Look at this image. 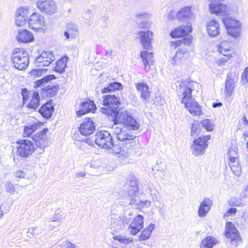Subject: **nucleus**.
I'll list each match as a JSON object with an SVG mask.
<instances>
[{
	"mask_svg": "<svg viewBox=\"0 0 248 248\" xmlns=\"http://www.w3.org/2000/svg\"><path fill=\"white\" fill-rule=\"evenodd\" d=\"M177 94L181 103L185 104L186 108L193 116L202 115L201 106L191 97L192 84L186 81L179 83Z\"/></svg>",
	"mask_w": 248,
	"mask_h": 248,
	"instance_id": "1",
	"label": "nucleus"
},
{
	"mask_svg": "<svg viewBox=\"0 0 248 248\" xmlns=\"http://www.w3.org/2000/svg\"><path fill=\"white\" fill-rule=\"evenodd\" d=\"M109 116L111 117L112 121L115 124H123L133 130H137L140 128V124L127 110L118 109Z\"/></svg>",
	"mask_w": 248,
	"mask_h": 248,
	"instance_id": "2",
	"label": "nucleus"
},
{
	"mask_svg": "<svg viewBox=\"0 0 248 248\" xmlns=\"http://www.w3.org/2000/svg\"><path fill=\"white\" fill-rule=\"evenodd\" d=\"M120 149L115 152L118 154V157L125 164L129 162V158L135 153V149L138 145V140L135 136H129L119 143Z\"/></svg>",
	"mask_w": 248,
	"mask_h": 248,
	"instance_id": "3",
	"label": "nucleus"
},
{
	"mask_svg": "<svg viewBox=\"0 0 248 248\" xmlns=\"http://www.w3.org/2000/svg\"><path fill=\"white\" fill-rule=\"evenodd\" d=\"M11 60L15 68L23 70L27 68L29 63L28 53L22 48H16L13 50Z\"/></svg>",
	"mask_w": 248,
	"mask_h": 248,
	"instance_id": "4",
	"label": "nucleus"
},
{
	"mask_svg": "<svg viewBox=\"0 0 248 248\" xmlns=\"http://www.w3.org/2000/svg\"><path fill=\"white\" fill-rule=\"evenodd\" d=\"M224 235L227 243L231 245V248H236L242 243L240 233L232 222H226Z\"/></svg>",
	"mask_w": 248,
	"mask_h": 248,
	"instance_id": "5",
	"label": "nucleus"
},
{
	"mask_svg": "<svg viewBox=\"0 0 248 248\" xmlns=\"http://www.w3.org/2000/svg\"><path fill=\"white\" fill-rule=\"evenodd\" d=\"M103 105L105 107L101 108V111L108 116L118 109L120 100L118 97L114 94H107L103 97Z\"/></svg>",
	"mask_w": 248,
	"mask_h": 248,
	"instance_id": "6",
	"label": "nucleus"
},
{
	"mask_svg": "<svg viewBox=\"0 0 248 248\" xmlns=\"http://www.w3.org/2000/svg\"><path fill=\"white\" fill-rule=\"evenodd\" d=\"M16 154L22 157H28L35 151L34 144L30 140H21L17 141Z\"/></svg>",
	"mask_w": 248,
	"mask_h": 248,
	"instance_id": "7",
	"label": "nucleus"
},
{
	"mask_svg": "<svg viewBox=\"0 0 248 248\" xmlns=\"http://www.w3.org/2000/svg\"><path fill=\"white\" fill-rule=\"evenodd\" d=\"M95 142L99 146L106 149L113 147V142L110 133L106 130H101L95 134Z\"/></svg>",
	"mask_w": 248,
	"mask_h": 248,
	"instance_id": "8",
	"label": "nucleus"
},
{
	"mask_svg": "<svg viewBox=\"0 0 248 248\" xmlns=\"http://www.w3.org/2000/svg\"><path fill=\"white\" fill-rule=\"evenodd\" d=\"M223 22L228 34L234 38H236L239 35L241 24L239 21L232 18L227 17L223 18Z\"/></svg>",
	"mask_w": 248,
	"mask_h": 248,
	"instance_id": "9",
	"label": "nucleus"
},
{
	"mask_svg": "<svg viewBox=\"0 0 248 248\" xmlns=\"http://www.w3.org/2000/svg\"><path fill=\"white\" fill-rule=\"evenodd\" d=\"M28 92L24 89L22 91V95L23 97V103L29 108L36 109L40 104V96L38 91H33L32 95L30 97V100L28 99Z\"/></svg>",
	"mask_w": 248,
	"mask_h": 248,
	"instance_id": "10",
	"label": "nucleus"
},
{
	"mask_svg": "<svg viewBox=\"0 0 248 248\" xmlns=\"http://www.w3.org/2000/svg\"><path fill=\"white\" fill-rule=\"evenodd\" d=\"M210 138V135H206L195 140L191 146L193 154L196 156L203 155L204 150L207 147L206 142Z\"/></svg>",
	"mask_w": 248,
	"mask_h": 248,
	"instance_id": "11",
	"label": "nucleus"
},
{
	"mask_svg": "<svg viewBox=\"0 0 248 248\" xmlns=\"http://www.w3.org/2000/svg\"><path fill=\"white\" fill-rule=\"evenodd\" d=\"M36 6L41 11L49 15L54 14L57 10L54 0H39L36 2Z\"/></svg>",
	"mask_w": 248,
	"mask_h": 248,
	"instance_id": "12",
	"label": "nucleus"
},
{
	"mask_svg": "<svg viewBox=\"0 0 248 248\" xmlns=\"http://www.w3.org/2000/svg\"><path fill=\"white\" fill-rule=\"evenodd\" d=\"M28 25L32 30H42V27L45 26V18L40 14L34 13L31 15L28 19Z\"/></svg>",
	"mask_w": 248,
	"mask_h": 248,
	"instance_id": "13",
	"label": "nucleus"
},
{
	"mask_svg": "<svg viewBox=\"0 0 248 248\" xmlns=\"http://www.w3.org/2000/svg\"><path fill=\"white\" fill-rule=\"evenodd\" d=\"M138 38L140 40V43L145 49L150 50L152 46L151 41L153 39V32L150 31H140L137 32Z\"/></svg>",
	"mask_w": 248,
	"mask_h": 248,
	"instance_id": "14",
	"label": "nucleus"
},
{
	"mask_svg": "<svg viewBox=\"0 0 248 248\" xmlns=\"http://www.w3.org/2000/svg\"><path fill=\"white\" fill-rule=\"evenodd\" d=\"M210 11L217 16H225L230 14L231 7L222 3H211L209 4Z\"/></svg>",
	"mask_w": 248,
	"mask_h": 248,
	"instance_id": "15",
	"label": "nucleus"
},
{
	"mask_svg": "<svg viewBox=\"0 0 248 248\" xmlns=\"http://www.w3.org/2000/svg\"><path fill=\"white\" fill-rule=\"evenodd\" d=\"M55 60V56L51 51H44L36 58L35 63L39 67L47 66Z\"/></svg>",
	"mask_w": 248,
	"mask_h": 248,
	"instance_id": "16",
	"label": "nucleus"
},
{
	"mask_svg": "<svg viewBox=\"0 0 248 248\" xmlns=\"http://www.w3.org/2000/svg\"><path fill=\"white\" fill-rule=\"evenodd\" d=\"M131 221L130 218L125 215H121L111 218L110 226L115 231L119 232L125 228V225Z\"/></svg>",
	"mask_w": 248,
	"mask_h": 248,
	"instance_id": "17",
	"label": "nucleus"
},
{
	"mask_svg": "<svg viewBox=\"0 0 248 248\" xmlns=\"http://www.w3.org/2000/svg\"><path fill=\"white\" fill-rule=\"evenodd\" d=\"M127 128L126 126L115 124L111 127L112 132L120 142L133 136L127 132Z\"/></svg>",
	"mask_w": 248,
	"mask_h": 248,
	"instance_id": "18",
	"label": "nucleus"
},
{
	"mask_svg": "<svg viewBox=\"0 0 248 248\" xmlns=\"http://www.w3.org/2000/svg\"><path fill=\"white\" fill-rule=\"evenodd\" d=\"M143 217L138 215L134 217L133 221L129 225V230L133 235L137 234L143 228Z\"/></svg>",
	"mask_w": 248,
	"mask_h": 248,
	"instance_id": "19",
	"label": "nucleus"
},
{
	"mask_svg": "<svg viewBox=\"0 0 248 248\" xmlns=\"http://www.w3.org/2000/svg\"><path fill=\"white\" fill-rule=\"evenodd\" d=\"M47 131L48 129L45 128L32 137V139L36 145L41 149H44L47 145L48 139L46 135Z\"/></svg>",
	"mask_w": 248,
	"mask_h": 248,
	"instance_id": "20",
	"label": "nucleus"
},
{
	"mask_svg": "<svg viewBox=\"0 0 248 248\" xmlns=\"http://www.w3.org/2000/svg\"><path fill=\"white\" fill-rule=\"evenodd\" d=\"M95 129L94 124L89 118L85 119L79 128L80 133L84 136L90 135Z\"/></svg>",
	"mask_w": 248,
	"mask_h": 248,
	"instance_id": "21",
	"label": "nucleus"
},
{
	"mask_svg": "<svg viewBox=\"0 0 248 248\" xmlns=\"http://www.w3.org/2000/svg\"><path fill=\"white\" fill-rule=\"evenodd\" d=\"M127 185L128 186L127 193L130 199L139 195V187L136 177L131 176L127 180Z\"/></svg>",
	"mask_w": 248,
	"mask_h": 248,
	"instance_id": "22",
	"label": "nucleus"
},
{
	"mask_svg": "<svg viewBox=\"0 0 248 248\" xmlns=\"http://www.w3.org/2000/svg\"><path fill=\"white\" fill-rule=\"evenodd\" d=\"M192 30L191 24L188 22L186 26H181L175 29L170 35L173 38L183 37L187 36Z\"/></svg>",
	"mask_w": 248,
	"mask_h": 248,
	"instance_id": "23",
	"label": "nucleus"
},
{
	"mask_svg": "<svg viewBox=\"0 0 248 248\" xmlns=\"http://www.w3.org/2000/svg\"><path fill=\"white\" fill-rule=\"evenodd\" d=\"M234 74L232 73L229 72L228 73L225 86L224 93L226 97H230L235 87L234 82Z\"/></svg>",
	"mask_w": 248,
	"mask_h": 248,
	"instance_id": "24",
	"label": "nucleus"
},
{
	"mask_svg": "<svg viewBox=\"0 0 248 248\" xmlns=\"http://www.w3.org/2000/svg\"><path fill=\"white\" fill-rule=\"evenodd\" d=\"M96 106L93 101L88 100L82 102L79 109L77 111V114L81 116L88 112H93Z\"/></svg>",
	"mask_w": 248,
	"mask_h": 248,
	"instance_id": "25",
	"label": "nucleus"
},
{
	"mask_svg": "<svg viewBox=\"0 0 248 248\" xmlns=\"http://www.w3.org/2000/svg\"><path fill=\"white\" fill-rule=\"evenodd\" d=\"M213 201L208 198H204L200 203L198 209V216L204 217L209 212L212 206Z\"/></svg>",
	"mask_w": 248,
	"mask_h": 248,
	"instance_id": "26",
	"label": "nucleus"
},
{
	"mask_svg": "<svg viewBox=\"0 0 248 248\" xmlns=\"http://www.w3.org/2000/svg\"><path fill=\"white\" fill-rule=\"evenodd\" d=\"M206 29L209 35L211 37H216L220 32L219 23L216 19L211 20L207 23Z\"/></svg>",
	"mask_w": 248,
	"mask_h": 248,
	"instance_id": "27",
	"label": "nucleus"
},
{
	"mask_svg": "<svg viewBox=\"0 0 248 248\" xmlns=\"http://www.w3.org/2000/svg\"><path fill=\"white\" fill-rule=\"evenodd\" d=\"M232 153L236 154L235 152L229 150L228 152L229 157L230 158L229 165L231 170L233 173L236 176H239L241 174V167L239 165L237 158L236 156L231 157V154Z\"/></svg>",
	"mask_w": 248,
	"mask_h": 248,
	"instance_id": "28",
	"label": "nucleus"
},
{
	"mask_svg": "<svg viewBox=\"0 0 248 248\" xmlns=\"http://www.w3.org/2000/svg\"><path fill=\"white\" fill-rule=\"evenodd\" d=\"M137 90L140 92V96L145 103L149 102L150 97V92L149 87L144 82L138 83L136 84Z\"/></svg>",
	"mask_w": 248,
	"mask_h": 248,
	"instance_id": "29",
	"label": "nucleus"
},
{
	"mask_svg": "<svg viewBox=\"0 0 248 248\" xmlns=\"http://www.w3.org/2000/svg\"><path fill=\"white\" fill-rule=\"evenodd\" d=\"M18 42L26 43L33 40V36L31 32L27 30L19 31L16 35Z\"/></svg>",
	"mask_w": 248,
	"mask_h": 248,
	"instance_id": "30",
	"label": "nucleus"
},
{
	"mask_svg": "<svg viewBox=\"0 0 248 248\" xmlns=\"http://www.w3.org/2000/svg\"><path fill=\"white\" fill-rule=\"evenodd\" d=\"M140 56L142 59L145 70L147 71H149L150 69V65L153 62V53L149 52L146 50H143L140 52Z\"/></svg>",
	"mask_w": 248,
	"mask_h": 248,
	"instance_id": "31",
	"label": "nucleus"
},
{
	"mask_svg": "<svg viewBox=\"0 0 248 248\" xmlns=\"http://www.w3.org/2000/svg\"><path fill=\"white\" fill-rule=\"evenodd\" d=\"M187 50L185 47L179 48L174 56L171 59L170 62L173 65H179L184 60L185 55L187 52Z\"/></svg>",
	"mask_w": 248,
	"mask_h": 248,
	"instance_id": "32",
	"label": "nucleus"
},
{
	"mask_svg": "<svg viewBox=\"0 0 248 248\" xmlns=\"http://www.w3.org/2000/svg\"><path fill=\"white\" fill-rule=\"evenodd\" d=\"M192 16L193 13L191 10V7L189 6L181 8L177 12V18L180 21L188 20Z\"/></svg>",
	"mask_w": 248,
	"mask_h": 248,
	"instance_id": "33",
	"label": "nucleus"
},
{
	"mask_svg": "<svg viewBox=\"0 0 248 248\" xmlns=\"http://www.w3.org/2000/svg\"><path fill=\"white\" fill-rule=\"evenodd\" d=\"M54 107L51 103H46L43 105L39 109V112L41 115L46 118L49 119L54 111Z\"/></svg>",
	"mask_w": 248,
	"mask_h": 248,
	"instance_id": "34",
	"label": "nucleus"
},
{
	"mask_svg": "<svg viewBox=\"0 0 248 248\" xmlns=\"http://www.w3.org/2000/svg\"><path fill=\"white\" fill-rule=\"evenodd\" d=\"M217 239L211 236H208L203 239L200 245V248H212L217 243Z\"/></svg>",
	"mask_w": 248,
	"mask_h": 248,
	"instance_id": "35",
	"label": "nucleus"
},
{
	"mask_svg": "<svg viewBox=\"0 0 248 248\" xmlns=\"http://www.w3.org/2000/svg\"><path fill=\"white\" fill-rule=\"evenodd\" d=\"M130 200V202L129 204L131 205L135 206L138 208H140L144 206L148 207L150 206L151 204V202L148 200H146L144 202L141 201L140 199L139 195L135 197L131 198Z\"/></svg>",
	"mask_w": 248,
	"mask_h": 248,
	"instance_id": "36",
	"label": "nucleus"
},
{
	"mask_svg": "<svg viewBox=\"0 0 248 248\" xmlns=\"http://www.w3.org/2000/svg\"><path fill=\"white\" fill-rule=\"evenodd\" d=\"M68 59V58L65 56L62 57L58 61L55 67V71L60 74L63 73L67 66Z\"/></svg>",
	"mask_w": 248,
	"mask_h": 248,
	"instance_id": "37",
	"label": "nucleus"
},
{
	"mask_svg": "<svg viewBox=\"0 0 248 248\" xmlns=\"http://www.w3.org/2000/svg\"><path fill=\"white\" fill-rule=\"evenodd\" d=\"M43 93L46 97H52L56 95L58 92L57 86L54 85H48L42 88Z\"/></svg>",
	"mask_w": 248,
	"mask_h": 248,
	"instance_id": "38",
	"label": "nucleus"
},
{
	"mask_svg": "<svg viewBox=\"0 0 248 248\" xmlns=\"http://www.w3.org/2000/svg\"><path fill=\"white\" fill-rule=\"evenodd\" d=\"M155 228V225L150 223L147 228H145L142 232L139 237L140 241H145L147 240L150 236V234Z\"/></svg>",
	"mask_w": 248,
	"mask_h": 248,
	"instance_id": "39",
	"label": "nucleus"
},
{
	"mask_svg": "<svg viewBox=\"0 0 248 248\" xmlns=\"http://www.w3.org/2000/svg\"><path fill=\"white\" fill-rule=\"evenodd\" d=\"M55 78V77L53 75H49L46 76L45 77L43 78L40 80H37L36 81L34 82L33 87L35 88H37L38 87H43L45 86V84Z\"/></svg>",
	"mask_w": 248,
	"mask_h": 248,
	"instance_id": "40",
	"label": "nucleus"
},
{
	"mask_svg": "<svg viewBox=\"0 0 248 248\" xmlns=\"http://www.w3.org/2000/svg\"><path fill=\"white\" fill-rule=\"evenodd\" d=\"M218 50L223 55H232L230 53H227L231 51L230 43L227 41H222L218 46Z\"/></svg>",
	"mask_w": 248,
	"mask_h": 248,
	"instance_id": "41",
	"label": "nucleus"
},
{
	"mask_svg": "<svg viewBox=\"0 0 248 248\" xmlns=\"http://www.w3.org/2000/svg\"><path fill=\"white\" fill-rule=\"evenodd\" d=\"M150 196L152 199L154 205L158 208L160 207V196L158 192L155 189L150 190Z\"/></svg>",
	"mask_w": 248,
	"mask_h": 248,
	"instance_id": "42",
	"label": "nucleus"
},
{
	"mask_svg": "<svg viewBox=\"0 0 248 248\" xmlns=\"http://www.w3.org/2000/svg\"><path fill=\"white\" fill-rule=\"evenodd\" d=\"M190 129L191 135L196 138L202 130L201 124L198 121H195L192 124Z\"/></svg>",
	"mask_w": 248,
	"mask_h": 248,
	"instance_id": "43",
	"label": "nucleus"
},
{
	"mask_svg": "<svg viewBox=\"0 0 248 248\" xmlns=\"http://www.w3.org/2000/svg\"><path fill=\"white\" fill-rule=\"evenodd\" d=\"M38 126L39 124L36 123L25 126L24 129L23 136L30 137L38 128Z\"/></svg>",
	"mask_w": 248,
	"mask_h": 248,
	"instance_id": "44",
	"label": "nucleus"
},
{
	"mask_svg": "<svg viewBox=\"0 0 248 248\" xmlns=\"http://www.w3.org/2000/svg\"><path fill=\"white\" fill-rule=\"evenodd\" d=\"M122 86L120 83L117 82H113L110 83L109 85L106 88H104L102 92L103 93H107L110 91H114L116 90H119Z\"/></svg>",
	"mask_w": 248,
	"mask_h": 248,
	"instance_id": "45",
	"label": "nucleus"
},
{
	"mask_svg": "<svg viewBox=\"0 0 248 248\" xmlns=\"http://www.w3.org/2000/svg\"><path fill=\"white\" fill-rule=\"evenodd\" d=\"M66 30L71 34V38H75L78 34V27L74 24H68Z\"/></svg>",
	"mask_w": 248,
	"mask_h": 248,
	"instance_id": "46",
	"label": "nucleus"
},
{
	"mask_svg": "<svg viewBox=\"0 0 248 248\" xmlns=\"http://www.w3.org/2000/svg\"><path fill=\"white\" fill-rule=\"evenodd\" d=\"M29 9L30 7L28 6L18 7L16 11L15 16L28 17Z\"/></svg>",
	"mask_w": 248,
	"mask_h": 248,
	"instance_id": "47",
	"label": "nucleus"
},
{
	"mask_svg": "<svg viewBox=\"0 0 248 248\" xmlns=\"http://www.w3.org/2000/svg\"><path fill=\"white\" fill-rule=\"evenodd\" d=\"M228 203L231 206L243 207L245 205L241 199H238L235 197L231 198L228 201Z\"/></svg>",
	"mask_w": 248,
	"mask_h": 248,
	"instance_id": "48",
	"label": "nucleus"
},
{
	"mask_svg": "<svg viewBox=\"0 0 248 248\" xmlns=\"http://www.w3.org/2000/svg\"><path fill=\"white\" fill-rule=\"evenodd\" d=\"M201 124L207 131H212L214 128V125L210 119H204L201 121Z\"/></svg>",
	"mask_w": 248,
	"mask_h": 248,
	"instance_id": "49",
	"label": "nucleus"
},
{
	"mask_svg": "<svg viewBox=\"0 0 248 248\" xmlns=\"http://www.w3.org/2000/svg\"><path fill=\"white\" fill-rule=\"evenodd\" d=\"M192 36H188L182 39L177 40L174 42L175 45L178 46H188L191 42Z\"/></svg>",
	"mask_w": 248,
	"mask_h": 248,
	"instance_id": "50",
	"label": "nucleus"
},
{
	"mask_svg": "<svg viewBox=\"0 0 248 248\" xmlns=\"http://www.w3.org/2000/svg\"><path fill=\"white\" fill-rule=\"evenodd\" d=\"M14 175L16 178H26L27 179H30L32 178L33 174L32 173H31V174H27L26 173H25L24 172L20 170H18L15 172Z\"/></svg>",
	"mask_w": 248,
	"mask_h": 248,
	"instance_id": "51",
	"label": "nucleus"
},
{
	"mask_svg": "<svg viewBox=\"0 0 248 248\" xmlns=\"http://www.w3.org/2000/svg\"><path fill=\"white\" fill-rule=\"evenodd\" d=\"M224 57L216 60V62L218 66H223L232 57V55H223Z\"/></svg>",
	"mask_w": 248,
	"mask_h": 248,
	"instance_id": "52",
	"label": "nucleus"
},
{
	"mask_svg": "<svg viewBox=\"0 0 248 248\" xmlns=\"http://www.w3.org/2000/svg\"><path fill=\"white\" fill-rule=\"evenodd\" d=\"M4 185L6 191L7 193L11 194H13L14 193L15 191V186L11 182H5Z\"/></svg>",
	"mask_w": 248,
	"mask_h": 248,
	"instance_id": "53",
	"label": "nucleus"
},
{
	"mask_svg": "<svg viewBox=\"0 0 248 248\" xmlns=\"http://www.w3.org/2000/svg\"><path fill=\"white\" fill-rule=\"evenodd\" d=\"M115 240H117L124 244H128L132 241V239L128 238L125 236L118 235L114 237Z\"/></svg>",
	"mask_w": 248,
	"mask_h": 248,
	"instance_id": "54",
	"label": "nucleus"
},
{
	"mask_svg": "<svg viewBox=\"0 0 248 248\" xmlns=\"http://www.w3.org/2000/svg\"><path fill=\"white\" fill-rule=\"evenodd\" d=\"M15 23L18 26H21L25 24L27 17L21 16H15Z\"/></svg>",
	"mask_w": 248,
	"mask_h": 248,
	"instance_id": "55",
	"label": "nucleus"
},
{
	"mask_svg": "<svg viewBox=\"0 0 248 248\" xmlns=\"http://www.w3.org/2000/svg\"><path fill=\"white\" fill-rule=\"evenodd\" d=\"M242 80L243 84L248 83V67H246L242 75Z\"/></svg>",
	"mask_w": 248,
	"mask_h": 248,
	"instance_id": "56",
	"label": "nucleus"
},
{
	"mask_svg": "<svg viewBox=\"0 0 248 248\" xmlns=\"http://www.w3.org/2000/svg\"><path fill=\"white\" fill-rule=\"evenodd\" d=\"M237 212V209L234 207H231L227 210V211L224 214V217H228L229 216H233L235 215Z\"/></svg>",
	"mask_w": 248,
	"mask_h": 248,
	"instance_id": "57",
	"label": "nucleus"
},
{
	"mask_svg": "<svg viewBox=\"0 0 248 248\" xmlns=\"http://www.w3.org/2000/svg\"><path fill=\"white\" fill-rule=\"evenodd\" d=\"M176 17L177 18V12L175 10H171L168 14V19L169 20H173Z\"/></svg>",
	"mask_w": 248,
	"mask_h": 248,
	"instance_id": "58",
	"label": "nucleus"
},
{
	"mask_svg": "<svg viewBox=\"0 0 248 248\" xmlns=\"http://www.w3.org/2000/svg\"><path fill=\"white\" fill-rule=\"evenodd\" d=\"M149 16V15L145 12H140L136 14V17L138 18H141L142 19L147 18Z\"/></svg>",
	"mask_w": 248,
	"mask_h": 248,
	"instance_id": "59",
	"label": "nucleus"
},
{
	"mask_svg": "<svg viewBox=\"0 0 248 248\" xmlns=\"http://www.w3.org/2000/svg\"><path fill=\"white\" fill-rule=\"evenodd\" d=\"M138 26L140 29H144L148 27V23L146 21H143L139 23Z\"/></svg>",
	"mask_w": 248,
	"mask_h": 248,
	"instance_id": "60",
	"label": "nucleus"
},
{
	"mask_svg": "<svg viewBox=\"0 0 248 248\" xmlns=\"http://www.w3.org/2000/svg\"><path fill=\"white\" fill-rule=\"evenodd\" d=\"M63 218L62 216H60L59 217L54 216L50 221V222H56L59 220H62Z\"/></svg>",
	"mask_w": 248,
	"mask_h": 248,
	"instance_id": "61",
	"label": "nucleus"
},
{
	"mask_svg": "<svg viewBox=\"0 0 248 248\" xmlns=\"http://www.w3.org/2000/svg\"><path fill=\"white\" fill-rule=\"evenodd\" d=\"M65 248H78V247L71 242H66Z\"/></svg>",
	"mask_w": 248,
	"mask_h": 248,
	"instance_id": "62",
	"label": "nucleus"
},
{
	"mask_svg": "<svg viewBox=\"0 0 248 248\" xmlns=\"http://www.w3.org/2000/svg\"><path fill=\"white\" fill-rule=\"evenodd\" d=\"M86 176V173L83 171L77 172L76 174V177L78 178L84 177Z\"/></svg>",
	"mask_w": 248,
	"mask_h": 248,
	"instance_id": "63",
	"label": "nucleus"
},
{
	"mask_svg": "<svg viewBox=\"0 0 248 248\" xmlns=\"http://www.w3.org/2000/svg\"><path fill=\"white\" fill-rule=\"evenodd\" d=\"M64 36L67 39L71 38V34L66 30L64 32Z\"/></svg>",
	"mask_w": 248,
	"mask_h": 248,
	"instance_id": "64",
	"label": "nucleus"
}]
</instances>
